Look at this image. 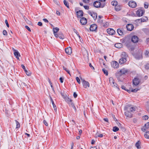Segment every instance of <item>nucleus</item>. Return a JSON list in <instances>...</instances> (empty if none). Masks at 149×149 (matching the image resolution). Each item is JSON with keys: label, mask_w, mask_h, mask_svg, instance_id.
I'll return each mask as SVG.
<instances>
[{"label": "nucleus", "mask_w": 149, "mask_h": 149, "mask_svg": "<svg viewBox=\"0 0 149 149\" xmlns=\"http://www.w3.org/2000/svg\"><path fill=\"white\" fill-rule=\"evenodd\" d=\"M25 72L27 75H28V76H30L31 75V72L30 71L25 70Z\"/></svg>", "instance_id": "obj_34"}, {"label": "nucleus", "mask_w": 149, "mask_h": 149, "mask_svg": "<svg viewBox=\"0 0 149 149\" xmlns=\"http://www.w3.org/2000/svg\"><path fill=\"white\" fill-rule=\"evenodd\" d=\"M125 115L127 117L131 118L132 117V114L130 112V111L127 110L125 112Z\"/></svg>", "instance_id": "obj_18"}, {"label": "nucleus", "mask_w": 149, "mask_h": 149, "mask_svg": "<svg viewBox=\"0 0 149 149\" xmlns=\"http://www.w3.org/2000/svg\"><path fill=\"white\" fill-rule=\"evenodd\" d=\"M80 79L81 80V82L82 83V84L83 83H84V82H86L87 81L84 80V79H82L81 77H80Z\"/></svg>", "instance_id": "obj_55"}, {"label": "nucleus", "mask_w": 149, "mask_h": 149, "mask_svg": "<svg viewBox=\"0 0 149 149\" xmlns=\"http://www.w3.org/2000/svg\"><path fill=\"white\" fill-rule=\"evenodd\" d=\"M140 142L139 141L136 143V146L138 149H139L141 148L140 146Z\"/></svg>", "instance_id": "obj_29"}, {"label": "nucleus", "mask_w": 149, "mask_h": 149, "mask_svg": "<svg viewBox=\"0 0 149 149\" xmlns=\"http://www.w3.org/2000/svg\"><path fill=\"white\" fill-rule=\"evenodd\" d=\"M109 83L111 84H114L115 81L114 79H113L112 77H110L109 78Z\"/></svg>", "instance_id": "obj_32"}, {"label": "nucleus", "mask_w": 149, "mask_h": 149, "mask_svg": "<svg viewBox=\"0 0 149 149\" xmlns=\"http://www.w3.org/2000/svg\"><path fill=\"white\" fill-rule=\"evenodd\" d=\"M25 17L24 16V18L26 22L28 24H30L31 23V22L27 18H25Z\"/></svg>", "instance_id": "obj_41"}, {"label": "nucleus", "mask_w": 149, "mask_h": 149, "mask_svg": "<svg viewBox=\"0 0 149 149\" xmlns=\"http://www.w3.org/2000/svg\"><path fill=\"white\" fill-rule=\"evenodd\" d=\"M138 37L136 36H134L132 38V41L134 43H136L138 42Z\"/></svg>", "instance_id": "obj_10"}, {"label": "nucleus", "mask_w": 149, "mask_h": 149, "mask_svg": "<svg viewBox=\"0 0 149 149\" xmlns=\"http://www.w3.org/2000/svg\"><path fill=\"white\" fill-rule=\"evenodd\" d=\"M77 95L75 92H74L73 94V96L74 98H76L77 97Z\"/></svg>", "instance_id": "obj_57"}, {"label": "nucleus", "mask_w": 149, "mask_h": 149, "mask_svg": "<svg viewBox=\"0 0 149 149\" xmlns=\"http://www.w3.org/2000/svg\"><path fill=\"white\" fill-rule=\"evenodd\" d=\"M50 97L51 101L52 102V104L53 105L54 108V110L55 111H56V110H57L56 107L55 105V104L54 102L53 99H52V98L50 96Z\"/></svg>", "instance_id": "obj_25"}, {"label": "nucleus", "mask_w": 149, "mask_h": 149, "mask_svg": "<svg viewBox=\"0 0 149 149\" xmlns=\"http://www.w3.org/2000/svg\"><path fill=\"white\" fill-rule=\"evenodd\" d=\"M5 22L6 24V25L8 27H9V25L8 22L7 20V19L5 20Z\"/></svg>", "instance_id": "obj_52"}, {"label": "nucleus", "mask_w": 149, "mask_h": 149, "mask_svg": "<svg viewBox=\"0 0 149 149\" xmlns=\"http://www.w3.org/2000/svg\"><path fill=\"white\" fill-rule=\"evenodd\" d=\"M83 85L84 87L86 88L87 87H89L90 86V84L88 81L84 82V83L83 84Z\"/></svg>", "instance_id": "obj_23"}, {"label": "nucleus", "mask_w": 149, "mask_h": 149, "mask_svg": "<svg viewBox=\"0 0 149 149\" xmlns=\"http://www.w3.org/2000/svg\"><path fill=\"white\" fill-rule=\"evenodd\" d=\"M141 77H135L132 80L133 84L135 86L139 84L141 82Z\"/></svg>", "instance_id": "obj_1"}, {"label": "nucleus", "mask_w": 149, "mask_h": 149, "mask_svg": "<svg viewBox=\"0 0 149 149\" xmlns=\"http://www.w3.org/2000/svg\"><path fill=\"white\" fill-rule=\"evenodd\" d=\"M127 60L125 59H122L121 58L119 60V63L120 64L122 65L126 62Z\"/></svg>", "instance_id": "obj_22"}, {"label": "nucleus", "mask_w": 149, "mask_h": 149, "mask_svg": "<svg viewBox=\"0 0 149 149\" xmlns=\"http://www.w3.org/2000/svg\"><path fill=\"white\" fill-rule=\"evenodd\" d=\"M64 99L68 104L70 103L71 102V101H72V100L71 99H70L68 97H65Z\"/></svg>", "instance_id": "obj_30"}, {"label": "nucleus", "mask_w": 149, "mask_h": 149, "mask_svg": "<svg viewBox=\"0 0 149 149\" xmlns=\"http://www.w3.org/2000/svg\"><path fill=\"white\" fill-rule=\"evenodd\" d=\"M145 138L147 139H149V132H147L145 133L144 135Z\"/></svg>", "instance_id": "obj_35"}, {"label": "nucleus", "mask_w": 149, "mask_h": 149, "mask_svg": "<svg viewBox=\"0 0 149 149\" xmlns=\"http://www.w3.org/2000/svg\"><path fill=\"white\" fill-rule=\"evenodd\" d=\"M115 9L116 11H119L121 10V8L120 6L117 5L115 6Z\"/></svg>", "instance_id": "obj_31"}, {"label": "nucleus", "mask_w": 149, "mask_h": 149, "mask_svg": "<svg viewBox=\"0 0 149 149\" xmlns=\"http://www.w3.org/2000/svg\"><path fill=\"white\" fill-rule=\"evenodd\" d=\"M16 124V128H18L20 127V125L19 123L16 120L15 121Z\"/></svg>", "instance_id": "obj_40"}, {"label": "nucleus", "mask_w": 149, "mask_h": 149, "mask_svg": "<svg viewBox=\"0 0 149 149\" xmlns=\"http://www.w3.org/2000/svg\"><path fill=\"white\" fill-rule=\"evenodd\" d=\"M147 128L144 125V127H143L141 128V130L143 132H145Z\"/></svg>", "instance_id": "obj_46"}, {"label": "nucleus", "mask_w": 149, "mask_h": 149, "mask_svg": "<svg viewBox=\"0 0 149 149\" xmlns=\"http://www.w3.org/2000/svg\"><path fill=\"white\" fill-rule=\"evenodd\" d=\"M115 46L117 48H120L123 47V45L120 43H117L115 45Z\"/></svg>", "instance_id": "obj_26"}, {"label": "nucleus", "mask_w": 149, "mask_h": 149, "mask_svg": "<svg viewBox=\"0 0 149 149\" xmlns=\"http://www.w3.org/2000/svg\"><path fill=\"white\" fill-rule=\"evenodd\" d=\"M135 58L138 60H139L142 58V53L140 52L139 54H137L134 56Z\"/></svg>", "instance_id": "obj_9"}, {"label": "nucleus", "mask_w": 149, "mask_h": 149, "mask_svg": "<svg viewBox=\"0 0 149 149\" xmlns=\"http://www.w3.org/2000/svg\"><path fill=\"white\" fill-rule=\"evenodd\" d=\"M112 67L114 68H117L119 67V64L118 62L116 61H112L111 63Z\"/></svg>", "instance_id": "obj_7"}, {"label": "nucleus", "mask_w": 149, "mask_h": 149, "mask_svg": "<svg viewBox=\"0 0 149 149\" xmlns=\"http://www.w3.org/2000/svg\"><path fill=\"white\" fill-rule=\"evenodd\" d=\"M145 68L146 69L149 70V64H147L145 65Z\"/></svg>", "instance_id": "obj_48"}, {"label": "nucleus", "mask_w": 149, "mask_h": 149, "mask_svg": "<svg viewBox=\"0 0 149 149\" xmlns=\"http://www.w3.org/2000/svg\"><path fill=\"white\" fill-rule=\"evenodd\" d=\"M59 30V29L58 27L53 28V31L55 36H57V34L56 33L58 32Z\"/></svg>", "instance_id": "obj_20"}, {"label": "nucleus", "mask_w": 149, "mask_h": 149, "mask_svg": "<svg viewBox=\"0 0 149 149\" xmlns=\"http://www.w3.org/2000/svg\"><path fill=\"white\" fill-rule=\"evenodd\" d=\"M21 66H22V68L24 69V71H25V70H27L25 68V66L23 64H22L21 65Z\"/></svg>", "instance_id": "obj_61"}, {"label": "nucleus", "mask_w": 149, "mask_h": 149, "mask_svg": "<svg viewBox=\"0 0 149 149\" xmlns=\"http://www.w3.org/2000/svg\"><path fill=\"white\" fill-rule=\"evenodd\" d=\"M102 71L105 74V75L106 76L108 75V72L107 70H106L105 69L103 68L102 69Z\"/></svg>", "instance_id": "obj_38"}, {"label": "nucleus", "mask_w": 149, "mask_h": 149, "mask_svg": "<svg viewBox=\"0 0 149 149\" xmlns=\"http://www.w3.org/2000/svg\"><path fill=\"white\" fill-rule=\"evenodd\" d=\"M146 109L147 110V111L149 112V105H148L146 107Z\"/></svg>", "instance_id": "obj_64"}, {"label": "nucleus", "mask_w": 149, "mask_h": 149, "mask_svg": "<svg viewBox=\"0 0 149 149\" xmlns=\"http://www.w3.org/2000/svg\"><path fill=\"white\" fill-rule=\"evenodd\" d=\"M43 20L44 22H46V23H48V20H47V19H43Z\"/></svg>", "instance_id": "obj_63"}, {"label": "nucleus", "mask_w": 149, "mask_h": 149, "mask_svg": "<svg viewBox=\"0 0 149 149\" xmlns=\"http://www.w3.org/2000/svg\"><path fill=\"white\" fill-rule=\"evenodd\" d=\"M105 5V3H104L102 4L100 1H96L93 3L94 6L96 8H103L104 7Z\"/></svg>", "instance_id": "obj_2"}, {"label": "nucleus", "mask_w": 149, "mask_h": 149, "mask_svg": "<svg viewBox=\"0 0 149 149\" xmlns=\"http://www.w3.org/2000/svg\"><path fill=\"white\" fill-rule=\"evenodd\" d=\"M121 57L122 59L127 60L128 55L125 52H123L122 53L121 55Z\"/></svg>", "instance_id": "obj_15"}, {"label": "nucleus", "mask_w": 149, "mask_h": 149, "mask_svg": "<svg viewBox=\"0 0 149 149\" xmlns=\"http://www.w3.org/2000/svg\"><path fill=\"white\" fill-rule=\"evenodd\" d=\"M78 17H81L83 16V12L82 10H80L77 12Z\"/></svg>", "instance_id": "obj_19"}, {"label": "nucleus", "mask_w": 149, "mask_h": 149, "mask_svg": "<svg viewBox=\"0 0 149 149\" xmlns=\"http://www.w3.org/2000/svg\"><path fill=\"white\" fill-rule=\"evenodd\" d=\"M97 28V25L95 24H94L91 25L90 29L91 31H94L96 30Z\"/></svg>", "instance_id": "obj_5"}, {"label": "nucleus", "mask_w": 149, "mask_h": 149, "mask_svg": "<svg viewBox=\"0 0 149 149\" xmlns=\"http://www.w3.org/2000/svg\"><path fill=\"white\" fill-rule=\"evenodd\" d=\"M128 4L129 6L132 8H134L136 6V3L134 1H129Z\"/></svg>", "instance_id": "obj_4"}, {"label": "nucleus", "mask_w": 149, "mask_h": 149, "mask_svg": "<svg viewBox=\"0 0 149 149\" xmlns=\"http://www.w3.org/2000/svg\"><path fill=\"white\" fill-rule=\"evenodd\" d=\"M43 122L45 125L47 126L48 125V123L45 120H44Z\"/></svg>", "instance_id": "obj_58"}, {"label": "nucleus", "mask_w": 149, "mask_h": 149, "mask_svg": "<svg viewBox=\"0 0 149 149\" xmlns=\"http://www.w3.org/2000/svg\"><path fill=\"white\" fill-rule=\"evenodd\" d=\"M127 72L128 71L127 70L124 68H123L120 70V71L118 72V73L120 74V75H121L122 74H124L127 73Z\"/></svg>", "instance_id": "obj_13"}, {"label": "nucleus", "mask_w": 149, "mask_h": 149, "mask_svg": "<svg viewBox=\"0 0 149 149\" xmlns=\"http://www.w3.org/2000/svg\"><path fill=\"white\" fill-rule=\"evenodd\" d=\"M38 25L39 26H42V24L41 22H39L38 23Z\"/></svg>", "instance_id": "obj_62"}, {"label": "nucleus", "mask_w": 149, "mask_h": 149, "mask_svg": "<svg viewBox=\"0 0 149 149\" xmlns=\"http://www.w3.org/2000/svg\"><path fill=\"white\" fill-rule=\"evenodd\" d=\"M76 79L77 82L79 84L80 83V82H81L80 80V79L78 77H76Z\"/></svg>", "instance_id": "obj_44"}, {"label": "nucleus", "mask_w": 149, "mask_h": 149, "mask_svg": "<svg viewBox=\"0 0 149 149\" xmlns=\"http://www.w3.org/2000/svg\"><path fill=\"white\" fill-rule=\"evenodd\" d=\"M117 32L120 36H123L124 34V33L122 29H118L117 30Z\"/></svg>", "instance_id": "obj_17"}, {"label": "nucleus", "mask_w": 149, "mask_h": 149, "mask_svg": "<svg viewBox=\"0 0 149 149\" xmlns=\"http://www.w3.org/2000/svg\"><path fill=\"white\" fill-rule=\"evenodd\" d=\"M111 4L113 6H115L118 5V2L116 1H113L111 2Z\"/></svg>", "instance_id": "obj_36"}, {"label": "nucleus", "mask_w": 149, "mask_h": 149, "mask_svg": "<svg viewBox=\"0 0 149 149\" xmlns=\"http://www.w3.org/2000/svg\"><path fill=\"white\" fill-rule=\"evenodd\" d=\"M145 18V19L143 18L139 20H140L141 19V22H146L148 20V18L146 17Z\"/></svg>", "instance_id": "obj_39"}, {"label": "nucleus", "mask_w": 149, "mask_h": 149, "mask_svg": "<svg viewBox=\"0 0 149 149\" xmlns=\"http://www.w3.org/2000/svg\"><path fill=\"white\" fill-rule=\"evenodd\" d=\"M54 1L57 5H58L59 2L57 1V0H54Z\"/></svg>", "instance_id": "obj_60"}, {"label": "nucleus", "mask_w": 149, "mask_h": 149, "mask_svg": "<svg viewBox=\"0 0 149 149\" xmlns=\"http://www.w3.org/2000/svg\"><path fill=\"white\" fill-rule=\"evenodd\" d=\"M63 2L64 5L68 8H69V6L68 2L66 0H64Z\"/></svg>", "instance_id": "obj_33"}, {"label": "nucleus", "mask_w": 149, "mask_h": 149, "mask_svg": "<svg viewBox=\"0 0 149 149\" xmlns=\"http://www.w3.org/2000/svg\"><path fill=\"white\" fill-rule=\"evenodd\" d=\"M148 117L147 116L145 115L143 117V119L146 120H148Z\"/></svg>", "instance_id": "obj_43"}, {"label": "nucleus", "mask_w": 149, "mask_h": 149, "mask_svg": "<svg viewBox=\"0 0 149 149\" xmlns=\"http://www.w3.org/2000/svg\"><path fill=\"white\" fill-rule=\"evenodd\" d=\"M3 34L4 35L7 36V32L5 30H4L3 31Z\"/></svg>", "instance_id": "obj_49"}, {"label": "nucleus", "mask_w": 149, "mask_h": 149, "mask_svg": "<svg viewBox=\"0 0 149 149\" xmlns=\"http://www.w3.org/2000/svg\"><path fill=\"white\" fill-rule=\"evenodd\" d=\"M144 13V12L141 10H138L136 12V14L138 16H142Z\"/></svg>", "instance_id": "obj_14"}, {"label": "nucleus", "mask_w": 149, "mask_h": 149, "mask_svg": "<svg viewBox=\"0 0 149 149\" xmlns=\"http://www.w3.org/2000/svg\"><path fill=\"white\" fill-rule=\"evenodd\" d=\"M88 13L93 18L94 20H95L97 18V14L93 12H91L90 11H88Z\"/></svg>", "instance_id": "obj_3"}, {"label": "nucleus", "mask_w": 149, "mask_h": 149, "mask_svg": "<svg viewBox=\"0 0 149 149\" xmlns=\"http://www.w3.org/2000/svg\"><path fill=\"white\" fill-rule=\"evenodd\" d=\"M145 54L146 57H148L149 56V52L147 51H146Z\"/></svg>", "instance_id": "obj_47"}, {"label": "nucleus", "mask_w": 149, "mask_h": 149, "mask_svg": "<svg viewBox=\"0 0 149 149\" xmlns=\"http://www.w3.org/2000/svg\"><path fill=\"white\" fill-rule=\"evenodd\" d=\"M119 130V128L116 126L113 127V130L114 132H116Z\"/></svg>", "instance_id": "obj_37"}, {"label": "nucleus", "mask_w": 149, "mask_h": 149, "mask_svg": "<svg viewBox=\"0 0 149 149\" xmlns=\"http://www.w3.org/2000/svg\"><path fill=\"white\" fill-rule=\"evenodd\" d=\"M55 36L56 38L58 37L61 39H63L64 38V36L63 34L61 32H59L58 34H57V36Z\"/></svg>", "instance_id": "obj_21"}, {"label": "nucleus", "mask_w": 149, "mask_h": 149, "mask_svg": "<svg viewBox=\"0 0 149 149\" xmlns=\"http://www.w3.org/2000/svg\"><path fill=\"white\" fill-rule=\"evenodd\" d=\"M65 51L66 53L68 54H70L71 53L72 49L70 47L66 48Z\"/></svg>", "instance_id": "obj_16"}, {"label": "nucleus", "mask_w": 149, "mask_h": 149, "mask_svg": "<svg viewBox=\"0 0 149 149\" xmlns=\"http://www.w3.org/2000/svg\"><path fill=\"white\" fill-rule=\"evenodd\" d=\"M139 89L137 88H135L133 90L130 89L129 90H127V91L129 93H130L131 92H136Z\"/></svg>", "instance_id": "obj_27"}, {"label": "nucleus", "mask_w": 149, "mask_h": 149, "mask_svg": "<svg viewBox=\"0 0 149 149\" xmlns=\"http://www.w3.org/2000/svg\"><path fill=\"white\" fill-rule=\"evenodd\" d=\"M14 54L17 59H19V58L18 56H20V55L19 52L18 51H16L15 52H14Z\"/></svg>", "instance_id": "obj_24"}, {"label": "nucleus", "mask_w": 149, "mask_h": 149, "mask_svg": "<svg viewBox=\"0 0 149 149\" xmlns=\"http://www.w3.org/2000/svg\"><path fill=\"white\" fill-rule=\"evenodd\" d=\"M145 126L147 128H149V122L146 123L145 125Z\"/></svg>", "instance_id": "obj_45"}, {"label": "nucleus", "mask_w": 149, "mask_h": 149, "mask_svg": "<svg viewBox=\"0 0 149 149\" xmlns=\"http://www.w3.org/2000/svg\"><path fill=\"white\" fill-rule=\"evenodd\" d=\"M25 27L26 29H27V30L29 31H31L30 29L27 26H25Z\"/></svg>", "instance_id": "obj_56"}, {"label": "nucleus", "mask_w": 149, "mask_h": 149, "mask_svg": "<svg viewBox=\"0 0 149 149\" xmlns=\"http://www.w3.org/2000/svg\"><path fill=\"white\" fill-rule=\"evenodd\" d=\"M125 109L132 112H133L135 111V108L134 107H125Z\"/></svg>", "instance_id": "obj_11"}, {"label": "nucleus", "mask_w": 149, "mask_h": 149, "mask_svg": "<svg viewBox=\"0 0 149 149\" xmlns=\"http://www.w3.org/2000/svg\"><path fill=\"white\" fill-rule=\"evenodd\" d=\"M126 28L127 30L130 31H132L133 29L134 28V26L132 24H129L127 25Z\"/></svg>", "instance_id": "obj_8"}, {"label": "nucleus", "mask_w": 149, "mask_h": 149, "mask_svg": "<svg viewBox=\"0 0 149 149\" xmlns=\"http://www.w3.org/2000/svg\"><path fill=\"white\" fill-rule=\"evenodd\" d=\"M70 103H68V104L69 105H70V106H71L72 107L73 106H73L74 105V104L72 103V101H71V102H70Z\"/></svg>", "instance_id": "obj_54"}, {"label": "nucleus", "mask_w": 149, "mask_h": 149, "mask_svg": "<svg viewBox=\"0 0 149 149\" xmlns=\"http://www.w3.org/2000/svg\"><path fill=\"white\" fill-rule=\"evenodd\" d=\"M85 9L86 10H88L89 9V7L88 6H84Z\"/></svg>", "instance_id": "obj_59"}, {"label": "nucleus", "mask_w": 149, "mask_h": 149, "mask_svg": "<svg viewBox=\"0 0 149 149\" xmlns=\"http://www.w3.org/2000/svg\"><path fill=\"white\" fill-rule=\"evenodd\" d=\"M80 23L82 25H85L87 22L86 19L84 17H82L80 20Z\"/></svg>", "instance_id": "obj_12"}, {"label": "nucleus", "mask_w": 149, "mask_h": 149, "mask_svg": "<svg viewBox=\"0 0 149 149\" xmlns=\"http://www.w3.org/2000/svg\"><path fill=\"white\" fill-rule=\"evenodd\" d=\"M133 122L134 123H136L137 121V119L136 118H134L133 120Z\"/></svg>", "instance_id": "obj_53"}, {"label": "nucleus", "mask_w": 149, "mask_h": 149, "mask_svg": "<svg viewBox=\"0 0 149 149\" xmlns=\"http://www.w3.org/2000/svg\"><path fill=\"white\" fill-rule=\"evenodd\" d=\"M113 85L112 86H113L114 87H116V88H117L118 89V90H119V87H117V84H116V83H114V84H113Z\"/></svg>", "instance_id": "obj_51"}, {"label": "nucleus", "mask_w": 149, "mask_h": 149, "mask_svg": "<svg viewBox=\"0 0 149 149\" xmlns=\"http://www.w3.org/2000/svg\"><path fill=\"white\" fill-rule=\"evenodd\" d=\"M144 7L145 8H148V3H144Z\"/></svg>", "instance_id": "obj_50"}, {"label": "nucleus", "mask_w": 149, "mask_h": 149, "mask_svg": "<svg viewBox=\"0 0 149 149\" xmlns=\"http://www.w3.org/2000/svg\"><path fill=\"white\" fill-rule=\"evenodd\" d=\"M102 17V16L99 15L98 16V18L97 19V22L101 24L103 22V20L101 19Z\"/></svg>", "instance_id": "obj_28"}, {"label": "nucleus", "mask_w": 149, "mask_h": 149, "mask_svg": "<svg viewBox=\"0 0 149 149\" xmlns=\"http://www.w3.org/2000/svg\"><path fill=\"white\" fill-rule=\"evenodd\" d=\"M63 68L65 70L68 72V74H70V75L71 76L70 71L67 68H65L64 67H63Z\"/></svg>", "instance_id": "obj_42"}, {"label": "nucleus", "mask_w": 149, "mask_h": 149, "mask_svg": "<svg viewBox=\"0 0 149 149\" xmlns=\"http://www.w3.org/2000/svg\"><path fill=\"white\" fill-rule=\"evenodd\" d=\"M107 33L110 35H113L115 33V31L112 29H108L107 30Z\"/></svg>", "instance_id": "obj_6"}]
</instances>
